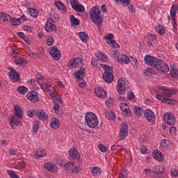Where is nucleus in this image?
Segmentation results:
<instances>
[{
  "label": "nucleus",
  "mask_w": 178,
  "mask_h": 178,
  "mask_svg": "<svg viewBox=\"0 0 178 178\" xmlns=\"http://www.w3.org/2000/svg\"><path fill=\"white\" fill-rule=\"evenodd\" d=\"M90 19L93 23L97 24L98 27L102 26V16L101 15V10L98 7L95 6L89 11Z\"/></svg>",
  "instance_id": "nucleus-1"
},
{
  "label": "nucleus",
  "mask_w": 178,
  "mask_h": 178,
  "mask_svg": "<svg viewBox=\"0 0 178 178\" xmlns=\"http://www.w3.org/2000/svg\"><path fill=\"white\" fill-rule=\"evenodd\" d=\"M85 122L91 129H94L98 126L99 122L98 121V117L93 113H87L85 115Z\"/></svg>",
  "instance_id": "nucleus-2"
},
{
  "label": "nucleus",
  "mask_w": 178,
  "mask_h": 178,
  "mask_svg": "<svg viewBox=\"0 0 178 178\" xmlns=\"http://www.w3.org/2000/svg\"><path fill=\"white\" fill-rule=\"evenodd\" d=\"M156 99H161V95L166 97L167 98H170L173 94H175V90H168L162 86H158L156 89Z\"/></svg>",
  "instance_id": "nucleus-3"
},
{
  "label": "nucleus",
  "mask_w": 178,
  "mask_h": 178,
  "mask_svg": "<svg viewBox=\"0 0 178 178\" xmlns=\"http://www.w3.org/2000/svg\"><path fill=\"white\" fill-rule=\"evenodd\" d=\"M129 81H126L124 78H120L118 80V91L119 94L123 95L127 90H129Z\"/></svg>",
  "instance_id": "nucleus-4"
},
{
  "label": "nucleus",
  "mask_w": 178,
  "mask_h": 178,
  "mask_svg": "<svg viewBox=\"0 0 178 178\" xmlns=\"http://www.w3.org/2000/svg\"><path fill=\"white\" fill-rule=\"evenodd\" d=\"M103 69H105V72L103 74V79L106 83L113 81V74H112V67L109 65H103Z\"/></svg>",
  "instance_id": "nucleus-5"
},
{
  "label": "nucleus",
  "mask_w": 178,
  "mask_h": 178,
  "mask_svg": "<svg viewBox=\"0 0 178 178\" xmlns=\"http://www.w3.org/2000/svg\"><path fill=\"white\" fill-rule=\"evenodd\" d=\"M40 87L42 90L49 92L51 97H56V94H58V92H56V90H55V88L51 84L44 82L40 84Z\"/></svg>",
  "instance_id": "nucleus-6"
},
{
  "label": "nucleus",
  "mask_w": 178,
  "mask_h": 178,
  "mask_svg": "<svg viewBox=\"0 0 178 178\" xmlns=\"http://www.w3.org/2000/svg\"><path fill=\"white\" fill-rule=\"evenodd\" d=\"M83 62L84 60L80 57L72 58L69 60L67 66L70 69H79L80 65H83Z\"/></svg>",
  "instance_id": "nucleus-7"
},
{
  "label": "nucleus",
  "mask_w": 178,
  "mask_h": 178,
  "mask_svg": "<svg viewBox=\"0 0 178 178\" xmlns=\"http://www.w3.org/2000/svg\"><path fill=\"white\" fill-rule=\"evenodd\" d=\"M154 69H156L159 72H162V73H168L169 72V66L168 64L159 58L154 66Z\"/></svg>",
  "instance_id": "nucleus-8"
},
{
  "label": "nucleus",
  "mask_w": 178,
  "mask_h": 178,
  "mask_svg": "<svg viewBox=\"0 0 178 178\" xmlns=\"http://www.w3.org/2000/svg\"><path fill=\"white\" fill-rule=\"evenodd\" d=\"M44 29L47 33H54V31H56V25H55V22L52 18L47 19L44 25Z\"/></svg>",
  "instance_id": "nucleus-9"
},
{
  "label": "nucleus",
  "mask_w": 178,
  "mask_h": 178,
  "mask_svg": "<svg viewBox=\"0 0 178 178\" xmlns=\"http://www.w3.org/2000/svg\"><path fill=\"white\" fill-rule=\"evenodd\" d=\"M49 54L51 58L54 59V60H59L60 58H62V54L60 53V50H59L55 46L50 47Z\"/></svg>",
  "instance_id": "nucleus-10"
},
{
  "label": "nucleus",
  "mask_w": 178,
  "mask_h": 178,
  "mask_svg": "<svg viewBox=\"0 0 178 178\" xmlns=\"http://www.w3.org/2000/svg\"><path fill=\"white\" fill-rule=\"evenodd\" d=\"M127 134H129V126L127 123L122 122L121 124L119 137L121 140H124L127 137Z\"/></svg>",
  "instance_id": "nucleus-11"
},
{
  "label": "nucleus",
  "mask_w": 178,
  "mask_h": 178,
  "mask_svg": "<svg viewBox=\"0 0 178 178\" xmlns=\"http://www.w3.org/2000/svg\"><path fill=\"white\" fill-rule=\"evenodd\" d=\"M163 119L165 123H167V124H170V126H174V124H176V119L172 113H165L163 115Z\"/></svg>",
  "instance_id": "nucleus-12"
},
{
  "label": "nucleus",
  "mask_w": 178,
  "mask_h": 178,
  "mask_svg": "<svg viewBox=\"0 0 178 178\" xmlns=\"http://www.w3.org/2000/svg\"><path fill=\"white\" fill-rule=\"evenodd\" d=\"M159 58L154 57L152 56H145L144 58L146 65L148 66H152L154 69L156 63H158Z\"/></svg>",
  "instance_id": "nucleus-13"
},
{
  "label": "nucleus",
  "mask_w": 178,
  "mask_h": 178,
  "mask_svg": "<svg viewBox=\"0 0 178 178\" xmlns=\"http://www.w3.org/2000/svg\"><path fill=\"white\" fill-rule=\"evenodd\" d=\"M120 108L122 111V115L126 118H130L131 116V112L130 111V107L127 103L122 102L120 104Z\"/></svg>",
  "instance_id": "nucleus-14"
},
{
  "label": "nucleus",
  "mask_w": 178,
  "mask_h": 178,
  "mask_svg": "<svg viewBox=\"0 0 178 178\" xmlns=\"http://www.w3.org/2000/svg\"><path fill=\"white\" fill-rule=\"evenodd\" d=\"M9 77L12 83H17V81L20 80V75L19 74V72L13 68H10Z\"/></svg>",
  "instance_id": "nucleus-15"
},
{
  "label": "nucleus",
  "mask_w": 178,
  "mask_h": 178,
  "mask_svg": "<svg viewBox=\"0 0 178 178\" xmlns=\"http://www.w3.org/2000/svg\"><path fill=\"white\" fill-rule=\"evenodd\" d=\"M143 115L146 120H147V122H149L150 123H154V122H155V120L156 119V118L155 117V113L149 109L145 110L143 113Z\"/></svg>",
  "instance_id": "nucleus-16"
},
{
  "label": "nucleus",
  "mask_w": 178,
  "mask_h": 178,
  "mask_svg": "<svg viewBox=\"0 0 178 178\" xmlns=\"http://www.w3.org/2000/svg\"><path fill=\"white\" fill-rule=\"evenodd\" d=\"M44 166L47 170L51 172V173H56L58 172V167L54 163L47 162L44 164Z\"/></svg>",
  "instance_id": "nucleus-17"
},
{
  "label": "nucleus",
  "mask_w": 178,
  "mask_h": 178,
  "mask_svg": "<svg viewBox=\"0 0 178 178\" xmlns=\"http://www.w3.org/2000/svg\"><path fill=\"white\" fill-rule=\"evenodd\" d=\"M95 92L96 94V97L98 98L104 99L106 98V96L108 95V94H106V91L100 87L95 88Z\"/></svg>",
  "instance_id": "nucleus-18"
},
{
  "label": "nucleus",
  "mask_w": 178,
  "mask_h": 178,
  "mask_svg": "<svg viewBox=\"0 0 178 178\" xmlns=\"http://www.w3.org/2000/svg\"><path fill=\"white\" fill-rule=\"evenodd\" d=\"M26 98L34 104L38 101V93L36 91L29 92L26 95Z\"/></svg>",
  "instance_id": "nucleus-19"
},
{
  "label": "nucleus",
  "mask_w": 178,
  "mask_h": 178,
  "mask_svg": "<svg viewBox=\"0 0 178 178\" xmlns=\"http://www.w3.org/2000/svg\"><path fill=\"white\" fill-rule=\"evenodd\" d=\"M153 158L159 162H163L165 161V156L159 150H154L153 152Z\"/></svg>",
  "instance_id": "nucleus-20"
},
{
  "label": "nucleus",
  "mask_w": 178,
  "mask_h": 178,
  "mask_svg": "<svg viewBox=\"0 0 178 178\" xmlns=\"http://www.w3.org/2000/svg\"><path fill=\"white\" fill-rule=\"evenodd\" d=\"M74 76L76 80H83V77L86 76V69L81 67L80 69L74 74Z\"/></svg>",
  "instance_id": "nucleus-21"
},
{
  "label": "nucleus",
  "mask_w": 178,
  "mask_h": 178,
  "mask_svg": "<svg viewBox=\"0 0 178 178\" xmlns=\"http://www.w3.org/2000/svg\"><path fill=\"white\" fill-rule=\"evenodd\" d=\"M69 155L72 158V159H80V153H79V151L77 149L72 147L70 148L69 150Z\"/></svg>",
  "instance_id": "nucleus-22"
},
{
  "label": "nucleus",
  "mask_w": 178,
  "mask_h": 178,
  "mask_svg": "<svg viewBox=\"0 0 178 178\" xmlns=\"http://www.w3.org/2000/svg\"><path fill=\"white\" fill-rule=\"evenodd\" d=\"M129 58V56L124 54H121L118 58V63H125V65H129V63H130Z\"/></svg>",
  "instance_id": "nucleus-23"
},
{
  "label": "nucleus",
  "mask_w": 178,
  "mask_h": 178,
  "mask_svg": "<svg viewBox=\"0 0 178 178\" xmlns=\"http://www.w3.org/2000/svg\"><path fill=\"white\" fill-rule=\"evenodd\" d=\"M152 172L154 175H159L165 172V166L163 165H154L152 168Z\"/></svg>",
  "instance_id": "nucleus-24"
},
{
  "label": "nucleus",
  "mask_w": 178,
  "mask_h": 178,
  "mask_svg": "<svg viewBox=\"0 0 178 178\" xmlns=\"http://www.w3.org/2000/svg\"><path fill=\"white\" fill-rule=\"evenodd\" d=\"M50 126L54 130L56 129H59V126H60V123L59 122V120L58 118H55V117L52 118L51 119Z\"/></svg>",
  "instance_id": "nucleus-25"
},
{
  "label": "nucleus",
  "mask_w": 178,
  "mask_h": 178,
  "mask_svg": "<svg viewBox=\"0 0 178 178\" xmlns=\"http://www.w3.org/2000/svg\"><path fill=\"white\" fill-rule=\"evenodd\" d=\"M10 19V15L9 14H6L5 13H0V23L2 24L3 23H6V22H9Z\"/></svg>",
  "instance_id": "nucleus-26"
},
{
  "label": "nucleus",
  "mask_w": 178,
  "mask_h": 178,
  "mask_svg": "<svg viewBox=\"0 0 178 178\" xmlns=\"http://www.w3.org/2000/svg\"><path fill=\"white\" fill-rule=\"evenodd\" d=\"M15 115L18 119H22V118H23V110H22V107L19 105L15 106Z\"/></svg>",
  "instance_id": "nucleus-27"
},
{
  "label": "nucleus",
  "mask_w": 178,
  "mask_h": 178,
  "mask_svg": "<svg viewBox=\"0 0 178 178\" xmlns=\"http://www.w3.org/2000/svg\"><path fill=\"white\" fill-rule=\"evenodd\" d=\"M55 5L56 8H58L61 12H63L64 13H66V12H67V8H66V6H65V4H63V3H62L61 1H56Z\"/></svg>",
  "instance_id": "nucleus-28"
},
{
  "label": "nucleus",
  "mask_w": 178,
  "mask_h": 178,
  "mask_svg": "<svg viewBox=\"0 0 178 178\" xmlns=\"http://www.w3.org/2000/svg\"><path fill=\"white\" fill-rule=\"evenodd\" d=\"M134 111L137 118H141L143 116V113H144V110H143V108L138 106H134Z\"/></svg>",
  "instance_id": "nucleus-29"
},
{
  "label": "nucleus",
  "mask_w": 178,
  "mask_h": 178,
  "mask_svg": "<svg viewBox=\"0 0 178 178\" xmlns=\"http://www.w3.org/2000/svg\"><path fill=\"white\" fill-rule=\"evenodd\" d=\"M47 155V150L44 149H38L35 153V158H42L43 156H45Z\"/></svg>",
  "instance_id": "nucleus-30"
},
{
  "label": "nucleus",
  "mask_w": 178,
  "mask_h": 178,
  "mask_svg": "<svg viewBox=\"0 0 178 178\" xmlns=\"http://www.w3.org/2000/svg\"><path fill=\"white\" fill-rule=\"evenodd\" d=\"M92 175L95 177H98V176H101V173H102V171L101 170V168L99 167H94L91 170Z\"/></svg>",
  "instance_id": "nucleus-31"
},
{
  "label": "nucleus",
  "mask_w": 178,
  "mask_h": 178,
  "mask_svg": "<svg viewBox=\"0 0 178 178\" xmlns=\"http://www.w3.org/2000/svg\"><path fill=\"white\" fill-rule=\"evenodd\" d=\"M70 22L71 25L73 26H79L80 24V19L74 17V15H72L70 16Z\"/></svg>",
  "instance_id": "nucleus-32"
},
{
  "label": "nucleus",
  "mask_w": 178,
  "mask_h": 178,
  "mask_svg": "<svg viewBox=\"0 0 178 178\" xmlns=\"http://www.w3.org/2000/svg\"><path fill=\"white\" fill-rule=\"evenodd\" d=\"M17 91L18 94H20L21 95H26L29 92V88L24 86H22L17 88Z\"/></svg>",
  "instance_id": "nucleus-33"
},
{
  "label": "nucleus",
  "mask_w": 178,
  "mask_h": 178,
  "mask_svg": "<svg viewBox=\"0 0 178 178\" xmlns=\"http://www.w3.org/2000/svg\"><path fill=\"white\" fill-rule=\"evenodd\" d=\"M156 33L160 34V35H163L165 34L166 30L165 29V27L162 26L161 24H159L155 27Z\"/></svg>",
  "instance_id": "nucleus-34"
},
{
  "label": "nucleus",
  "mask_w": 178,
  "mask_h": 178,
  "mask_svg": "<svg viewBox=\"0 0 178 178\" xmlns=\"http://www.w3.org/2000/svg\"><path fill=\"white\" fill-rule=\"evenodd\" d=\"M10 124L13 129H15V126H20L22 123L17 120V118L12 117L10 120Z\"/></svg>",
  "instance_id": "nucleus-35"
},
{
  "label": "nucleus",
  "mask_w": 178,
  "mask_h": 178,
  "mask_svg": "<svg viewBox=\"0 0 178 178\" xmlns=\"http://www.w3.org/2000/svg\"><path fill=\"white\" fill-rule=\"evenodd\" d=\"M104 115L108 120H115L116 119V115L113 111H105Z\"/></svg>",
  "instance_id": "nucleus-36"
},
{
  "label": "nucleus",
  "mask_w": 178,
  "mask_h": 178,
  "mask_svg": "<svg viewBox=\"0 0 178 178\" xmlns=\"http://www.w3.org/2000/svg\"><path fill=\"white\" fill-rule=\"evenodd\" d=\"M37 116L40 120H47L48 119V115L44 111H38Z\"/></svg>",
  "instance_id": "nucleus-37"
},
{
  "label": "nucleus",
  "mask_w": 178,
  "mask_h": 178,
  "mask_svg": "<svg viewBox=\"0 0 178 178\" xmlns=\"http://www.w3.org/2000/svg\"><path fill=\"white\" fill-rule=\"evenodd\" d=\"M15 63H16V65H27L28 61L26 58L18 57L15 59Z\"/></svg>",
  "instance_id": "nucleus-38"
},
{
  "label": "nucleus",
  "mask_w": 178,
  "mask_h": 178,
  "mask_svg": "<svg viewBox=\"0 0 178 178\" xmlns=\"http://www.w3.org/2000/svg\"><path fill=\"white\" fill-rule=\"evenodd\" d=\"M79 38L81 40L82 42H87L88 40V35L86 32H80L79 33Z\"/></svg>",
  "instance_id": "nucleus-39"
},
{
  "label": "nucleus",
  "mask_w": 178,
  "mask_h": 178,
  "mask_svg": "<svg viewBox=\"0 0 178 178\" xmlns=\"http://www.w3.org/2000/svg\"><path fill=\"white\" fill-rule=\"evenodd\" d=\"M73 9L76 11V12H79L80 13H83V12H84L86 10V8H84V6L81 5V4H77L76 6H75Z\"/></svg>",
  "instance_id": "nucleus-40"
},
{
  "label": "nucleus",
  "mask_w": 178,
  "mask_h": 178,
  "mask_svg": "<svg viewBox=\"0 0 178 178\" xmlns=\"http://www.w3.org/2000/svg\"><path fill=\"white\" fill-rule=\"evenodd\" d=\"M28 10L32 17H38V11L35 8H29Z\"/></svg>",
  "instance_id": "nucleus-41"
},
{
  "label": "nucleus",
  "mask_w": 178,
  "mask_h": 178,
  "mask_svg": "<svg viewBox=\"0 0 178 178\" xmlns=\"http://www.w3.org/2000/svg\"><path fill=\"white\" fill-rule=\"evenodd\" d=\"M9 22L10 24H12V26H19V24H20V21L19 20V18H10Z\"/></svg>",
  "instance_id": "nucleus-42"
},
{
  "label": "nucleus",
  "mask_w": 178,
  "mask_h": 178,
  "mask_svg": "<svg viewBox=\"0 0 178 178\" xmlns=\"http://www.w3.org/2000/svg\"><path fill=\"white\" fill-rule=\"evenodd\" d=\"M129 63H131V66L133 67H137L138 66V63L137 62V59L135 58L134 57H129Z\"/></svg>",
  "instance_id": "nucleus-43"
},
{
  "label": "nucleus",
  "mask_w": 178,
  "mask_h": 178,
  "mask_svg": "<svg viewBox=\"0 0 178 178\" xmlns=\"http://www.w3.org/2000/svg\"><path fill=\"white\" fill-rule=\"evenodd\" d=\"M65 168L67 172H70V170L72 172V170H73V168H74V163L68 162L66 164H65Z\"/></svg>",
  "instance_id": "nucleus-44"
},
{
  "label": "nucleus",
  "mask_w": 178,
  "mask_h": 178,
  "mask_svg": "<svg viewBox=\"0 0 178 178\" xmlns=\"http://www.w3.org/2000/svg\"><path fill=\"white\" fill-rule=\"evenodd\" d=\"M19 55H20V53H19V51H17V50H16V47L13 48V49L11 51V56H13V58L17 59V58L19 56Z\"/></svg>",
  "instance_id": "nucleus-45"
},
{
  "label": "nucleus",
  "mask_w": 178,
  "mask_h": 178,
  "mask_svg": "<svg viewBox=\"0 0 178 178\" xmlns=\"http://www.w3.org/2000/svg\"><path fill=\"white\" fill-rule=\"evenodd\" d=\"M55 42V40H54V38L51 36H48L46 39V44L48 45V47H51V45H54V42Z\"/></svg>",
  "instance_id": "nucleus-46"
},
{
  "label": "nucleus",
  "mask_w": 178,
  "mask_h": 178,
  "mask_svg": "<svg viewBox=\"0 0 178 178\" xmlns=\"http://www.w3.org/2000/svg\"><path fill=\"white\" fill-rule=\"evenodd\" d=\"M161 99H157L159 101H161V102H167L168 104H171L173 100L170 99H168L165 97L166 96H163V95H161Z\"/></svg>",
  "instance_id": "nucleus-47"
},
{
  "label": "nucleus",
  "mask_w": 178,
  "mask_h": 178,
  "mask_svg": "<svg viewBox=\"0 0 178 178\" xmlns=\"http://www.w3.org/2000/svg\"><path fill=\"white\" fill-rule=\"evenodd\" d=\"M81 171V168H80V166H75L74 168H72V173H73V175H79Z\"/></svg>",
  "instance_id": "nucleus-48"
},
{
  "label": "nucleus",
  "mask_w": 178,
  "mask_h": 178,
  "mask_svg": "<svg viewBox=\"0 0 178 178\" xmlns=\"http://www.w3.org/2000/svg\"><path fill=\"white\" fill-rule=\"evenodd\" d=\"M170 15H171V17H172L174 19V20H175V17L176 16V6H172L170 8Z\"/></svg>",
  "instance_id": "nucleus-49"
},
{
  "label": "nucleus",
  "mask_w": 178,
  "mask_h": 178,
  "mask_svg": "<svg viewBox=\"0 0 178 178\" xmlns=\"http://www.w3.org/2000/svg\"><path fill=\"white\" fill-rule=\"evenodd\" d=\"M113 104H115V101H113V99L112 98H108L106 100V105L107 106H112V105H113Z\"/></svg>",
  "instance_id": "nucleus-50"
},
{
  "label": "nucleus",
  "mask_w": 178,
  "mask_h": 178,
  "mask_svg": "<svg viewBox=\"0 0 178 178\" xmlns=\"http://www.w3.org/2000/svg\"><path fill=\"white\" fill-rule=\"evenodd\" d=\"M29 55L31 59H38L40 58L37 53H34L33 51L29 52Z\"/></svg>",
  "instance_id": "nucleus-51"
},
{
  "label": "nucleus",
  "mask_w": 178,
  "mask_h": 178,
  "mask_svg": "<svg viewBox=\"0 0 178 178\" xmlns=\"http://www.w3.org/2000/svg\"><path fill=\"white\" fill-rule=\"evenodd\" d=\"M36 54L38 55L39 58H40V56L44 55V48L38 47L36 49Z\"/></svg>",
  "instance_id": "nucleus-52"
},
{
  "label": "nucleus",
  "mask_w": 178,
  "mask_h": 178,
  "mask_svg": "<svg viewBox=\"0 0 178 178\" xmlns=\"http://www.w3.org/2000/svg\"><path fill=\"white\" fill-rule=\"evenodd\" d=\"M170 75L172 76V77H177L178 70L175 68H172L170 70Z\"/></svg>",
  "instance_id": "nucleus-53"
},
{
  "label": "nucleus",
  "mask_w": 178,
  "mask_h": 178,
  "mask_svg": "<svg viewBox=\"0 0 178 178\" xmlns=\"http://www.w3.org/2000/svg\"><path fill=\"white\" fill-rule=\"evenodd\" d=\"M7 173H8V176H10V177H11V178H19L17 175H16V173H15V172H13L12 170H8Z\"/></svg>",
  "instance_id": "nucleus-54"
},
{
  "label": "nucleus",
  "mask_w": 178,
  "mask_h": 178,
  "mask_svg": "<svg viewBox=\"0 0 178 178\" xmlns=\"http://www.w3.org/2000/svg\"><path fill=\"white\" fill-rule=\"evenodd\" d=\"M98 148L102 152H108V148L106 147L105 145L102 144L98 145Z\"/></svg>",
  "instance_id": "nucleus-55"
},
{
  "label": "nucleus",
  "mask_w": 178,
  "mask_h": 178,
  "mask_svg": "<svg viewBox=\"0 0 178 178\" xmlns=\"http://www.w3.org/2000/svg\"><path fill=\"white\" fill-rule=\"evenodd\" d=\"M23 29H24V31H27V33H33V26L24 25Z\"/></svg>",
  "instance_id": "nucleus-56"
},
{
  "label": "nucleus",
  "mask_w": 178,
  "mask_h": 178,
  "mask_svg": "<svg viewBox=\"0 0 178 178\" xmlns=\"http://www.w3.org/2000/svg\"><path fill=\"white\" fill-rule=\"evenodd\" d=\"M108 44L111 45V47H113V48H119V44H118L115 40H110L108 42Z\"/></svg>",
  "instance_id": "nucleus-57"
},
{
  "label": "nucleus",
  "mask_w": 178,
  "mask_h": 178,
  "mask_svg": "<svg viewBox=\"0 0 178 178\" xmlns=\"http://www.w3.org/2000/svg\"><path fill=\"white\" fill-rule=\"evenodd\" d=\"M56 162L58 166H62L63 165V160L60 157H56Z\"/></svg>",
  "instance_id": "nucleus-58"
},
{
  "label": "nucleus",
  "mask_w": 178,
  "mask_h": 178,
  "mask_svg": "<svg viewBox=\"0 0 178 178\" xmlns=\"http://www.w3.org/2000/svg\"><path fill=\"white\" fill-rule=\"evenodd\" d=\"M70 3H71V6L72 8V9L76 6L77 5H79V0H70Z\"/></svg>",
  "instance_id": "nucleus-59"
},
{
  "label": "nucleus",
  "mask_w": 178,
  "mask_h": 178,
  "mask_svg": "<svg viewBox=\"0 0 178 178\" xmlns=\"http://www.w3.org/2000/svg\"><path fill=\"white\" fill-rule=\"evenodd\" d=\"M99 58H100L101 60H103V62H106V56L104 53L99 54Z\"/></svg>",
  "instance_id": "nucleus-60"
},
{
  "label": "nucleus",
  "mask_w": 178,
  "mask_h": 178,
  "mask_svg": "<svg viewBox=\"0 0 178 178\" xmlns=\"http://www.w3.org/2000/svg\"><path fill=\"white\" fill-rule=\"evenodd\" d=\"M54 110L55 111L57 115H59V111L60 110V106L59 104H54Z\"/></svg>",
  "instance_id": "nucleus-61"
},
{
  "label": "nucleus",
  "mask_w": 178,
  "mask_h": 178,
  "mask_svg": "<svg viewBox=\"0 0 178 178\" xmlns=\"http://www.w3.org/2000/svg\"><path fill=\"white\" fill-rule=\"evenodd\" d=\"M147 138H148L147 135L142 134V135H140L139 140H140V143H144V141H147Z\"/></svg>",
  "instance_id": "nucleus-62"
},
{
  "label": "nucleus",
  "mask_w": 178,
  "mask_h": 178,
  "mask_svg": "<svg viewBox=\"0 0 178 178\" xmlns=\"http://www.w3.org/2000/svg\"><path fill=\"white\" fill-rule=\"evenodd\" d=\"M177 130V128H176V127H171L170 129V134H172V136H175V134H176Z\"/></svg>",
  "instance_id": "nucleus-63"
},
{
  "label": "nucleus",
  "mask_w": 178,
  "mask_h": 178,
  "mask_svg": "<svg viewBox=\"0 0 178 178\" xmlns=\"http://www.w3.org/2000/svg\"><path fill=\"white\" fill-rule=\"evenodd\" d=\"M151 173H152V170L147 168V169H145L143 170V174H145V176H149V175H151Z\"/></svg>",
  "instance_id": "nucleus-64"
}]
</instances>
